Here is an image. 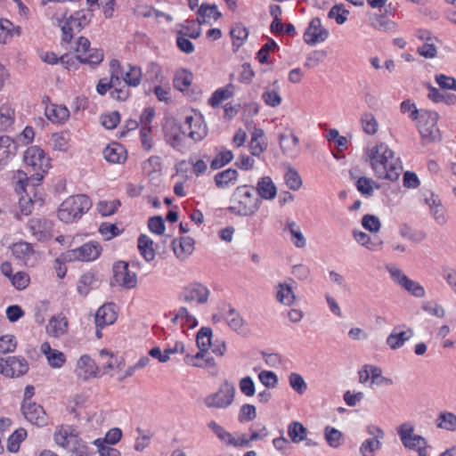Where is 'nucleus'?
<instances>
[{"mask_svg":"<svg viewBox=\"0 0 456 456\" xmlns=\"http://www.w3.org/2000/svg\"><path fill=\"white\" fill-rule=\"evenodd\" d=\"M362 159L369 165L378 180L395 182L403 171L400 158L384 142L368 143L363 149Z\"/></svg>","mask_w":456,"mask_h":456,"instance_id":"obj_1","label":"nucleus"},{"mask_svg":"<svg viewBox=\"0 0 456 456\" xmlns=\"http://www.w3.org/2000/svg\"><path fill=\"white\" fill-rule=\"evenodd\" d=\"M53 439L60 447L79 456H87L88 447L74 425L61 424L58 426L54 431Z\"/></svg>","mask_w":456,"mask_h":456,"instance_id":"obj_2","label":"nucleus"},{"mask_svg":"<svg viewBox=\"0 0 456 456\" xmlns=\"http://www.w3.org/2000/svg\"><path fill=\"white\" fill-rule=\"evenodd\" d=\"M23 163L32 173V179L36 183H40L52 167L51 158L37 145H32L24 151Z\"/></svg>","mask_w":456,"mask_h":456,"instance_id":"obj_3","label":"nucleus"},{"mask_svg":"<svg viewBox=\"0 0 456 456\" xmlns=\"http://www.w3.org/2000/svg\"><path fill=\"white\" fill-rule=\"evenodd\" d=\"M92 202L86 195L70 196L64 200L58 208V219L65 224L79 220L91 208Z\"/></svg>","mask_w":456,"mask_h":456,"instance_id":"obj_4","label":"nucleus"},{"mask_svg":"<svg viewBox=\"0 0 456 456\" xmlns=\"http://www.w3.org/2000/svg\"><path fill=\"white\" fill-rule=\"evenodd\" d=\"M66 411L75 419H85L87 423L93 422L97 417V409L84 392L71 395L66 402Z\"/></svg>","mask_w":456,"mask_h":456,"instance_id":"obj_5","label":"nucleus"},{"mask_svg":"<svg viewBox=\"0 0 456 456\" xmlns=\"http://www.w3.org/2000/svg\"><path fill=\"white\" fill-rule=\"evenodd\" d=\"M260 200L252 192L248 185L238 186L234 192V205L231 209L240 216H252L260 207Z\"/></svg>","mask_w":456,"mask_h":456,"instance_id":"obj_6","label":"nucleus"},{"mask_svg":"<svg viewBox=\"0 0 456 456\" xmlns=\"http://www.w3.org/2000/svg\"><path fill=\"white\" fill-rule=\"evenodd\" d=\"M100 357L102 362L101 376L107 374L123 380L134 374V368H125L126 362L122 357L105 349L100 352Z\"/></svg>","mask_w":456,"mask_h":456,"instance_id":"obj_7","label":"nucleus"},{"mask_svg":"<svg viewBox=\"0 0 456 456\" xmlns=\"http://www.w3.org/2000/svg\"><path fill=\"white\" fill-rule=\"evenodd\" d=\"M235 394L234 385L228 380H224L217 391L207 395L203 402L208 408L226 409L233 403Z\"/></svg>","mask_w":456,"mask_h":456,"instance_id":"obj_8","label":"nucleus"},{"mask_svg":"<svg viewBox=\"0 0 456 456\" xmlns=\"http://www.w3.org/2000/svg\"><path fill=\"white\" fill-rule=\"evenodd\" d=\"M29 363L20 355L0 358V373L8 379H18L28 373Z\"/></svg>","mask_w":456,"mask_h":456,"instance_id":"obj_9","label":"nucleus"},{"mask_svg":"<svg viewBox=\"0 0 456 456\" xmlns=\"http://www.w3.org/2000/svg\"><path fill=\"white\" fill-rule=\"evenodd\" d=\"M102 247L96 241H89L74 249L62 254V258L67 262H90L96 260L102 254Z\"/></svg>","mask_w":456,"mask_h":456,"instance_id":"obj_10","label":"nucleus"},{"mask_svg":"<svg viewBox=\"0 0 456 456\" xmlns=\"http://www.w3.org/2000/svg\"><path fill=\"white\" fill-rule=\"evenodd\" d=\"M438 113L425 110L418 118V127L421 137L428 142L438 141L441 138L437 127Z\"/></svg>","mask_w":456,"mask_h":456,"instance_id":"obj_11","label":"nucleus"},{"mask_svg":"<svg viewBox=\"0 0 456 456\" xmlns=\"http://www.w3.org/2000/svg\"><path fill=\"white\" fill-rule=\"evenodd\" d=\"M74 373L79 380L86 382L101 377V368L89 354H85L77 360Z\"/></svg>","mask_w":456,"mask_h":456,"instance_id":"obj_12","label":"nucleus"},{"mask_svg":"<svg viewBox=\"0 0 456 456\" xmlns=\"http://www.w3.org/2000/svg\"><path fill=\"white\" fill-rule=\"evenodd\" d=\"M358 379L360 384L370 387L374 385L391 386L394 383L392 379L382 375L380 367L373 364H364L358 370Z\"/></svg>","mask_w":456,"mask_h":456,"instance_id":"obj_13","label":"nucleus"},{"mask_svg":"<svg viewBox=\"0 0 456 456\" xmlns=\"http://www.w3.org/2000/svg\"><path fill=\"white\" fill-rule=\"evenodd\" d=\"M76 59L81 63L99 64L103 60V53L98 49L91 48L89 40L80 37L74 48Z\"/></svg>","mask_w":456,"mask_h":456,"instance_id":"obj_14","label":"nucleus"},{"mask_svg":"<svg viewBox=\"0 0 456 456\" xmlns=\"http://www.w3.org/2000/svg\"><path fill=\"white\" fill-rule=\"evenodd\" d=\"M398 433L405 447L416 450L419 456H427V442L422 436L413 434L412 426L403 424Z\"/></svg>","mask_w":456,"mask_h":456,"instance_id":"obj_15","label":"nucleus"},{"mask_svg":"<svg viewBox=\"0 0 456 456\" xmlns=\"http://www.w3.org/2000/svg\"><path fill=\"white\" fill-rule=\"evenodd\" d=\"M208 427L225 446L246 447L249 445V440L246 435L235 436L215 420L209 421Z\"/></svg>","mask_w":456,"mask_h":456,"instance_id":"obj_16","label":"nucleus"},{"mask_svg":"<svg viewBox=\"0 0 456 456\" xmlns=\"http://www.w3.org/2000/svg\"><path fill=\"white\" fill-rule=\"evenodd\" d=\"M115 283L124 289H131L137 286V275L129 269L127 262L118 261L113 265Z\"/></svg>","mask_w":456,"mask_h":456,"instance_id":"obj_17","label":"nucleus"},{"mask_svg":"<svg viewBox=\"0 0 456 456\" xmlns=\"http://www.w3.org/2000/svg\"><path fill=\"white\" fill-rule=\"evenodd\" d=\"M180 297L188 304L203 305L208 300L209 290L202 283L191 282L183 289Z\"/></svg>","mask_w":456,"mask_h":456,"instance_id":"obj_18","label":"nucleus"},{"mask_svg":"<svg viewBox=\"0 0 456 456\" xmlns=\"http://www.w3.org/2000/svg\"><path fill=\"white\" fill-rule=\"evenodd\" d=\"M329 37V31L325 28L319 18L310 20L308 27L303 35L304 42L308 45H315L324 42Z\"/></svg>","mask_w":456,"mask_h":456,"instance_id":"obj_19","label":"nucleus"},{"mask_svg":"<svg viewBox=\"0 0 456 456\" xmlns=\"http://www.w3.org/2000/svg\"><path fill=\"white\" fill-rule=\"evenodd\" d=\"M185 124L189 129V136L194 141H201L208 134V128L202 115L192 111L185 117Z\"/></svg>","mask_w":456,"mask_h":456,"instance_id":"obj_20","label":"nucleus"},{"mask_svg":"<svg viewBox=\"0 0 456 456\" xmlns=\"http://www.w3.org/2000/svg\"><path fill=\"white\" fill-rule=\"evenodd\" d=\"M110 79L101 78L96 86V92L103 96L107 92L112 90L114 83H118V77L123 73V67L118 60H111L110 61Z\"/></svg>","mask_w":456,"mask_h":456,"instance_id":"obj_21","label":"nucleus"},{"mask_svg":"<svg viewBox=\"0 0 456 456\" xmlns=\"http://www.w3.org/2000/svg\"><path fill=\"white\" fill-rule=\"evenodd\" d=\"M391 276L395 282L411 295L416 297H423L425 296V289L419 282L407 277L401 270L395 269L391 271Z\"/></svg>","mask_w":456,"mask_h":456,"instance_id":"obj_22","label":"nucleus"},{"mask_svg":"<svg viewBox=\"0 0 456 456\" xmlns=\"http://www.w3.org/2000/svg\"><path fill=\"white\" fill-rule=\"evenodd\" d=\"M118 316L117 305L113 303H106L98 308L94 322L97 328L102 329L113 324Z\"/></svg>","mask_w":456,"mask_h":456,"instance_id":"obj_23","label":"nucleus"},{"mask_svg":"<svg viewBox=\"0 0 456 456\" xmlns=\"http://www.w3.org/2000/svg\"><path fill=\"white\" fill-rule=\"evenodd\" d=\"M171 248L175 257L180 261H184L193 254L195 240L189 236L179 237L173 240Z\"/></svg>","mask_w":456,"mask_h":456,"instance_id":"obj_24","label":"nucleus"},{"mask_svg":"<svg viewBox=\"0 0 456 456\" xmlns=\"http://www.w3.org/2000/svg\"><path fill=\"white\" fill-rule=\"evenodd\" d=\"M40 352L45 355L47 364L52 369H61L67 362L66 354L61 350L53 348L48 341L41 344Z\"/></svg>","mask_w":456,"mask_h":456,"instance_id":"obj_25","label":"nucleus"},{"mask_svg":"<svg viewBox=\"0 0 456 456\" xmlns=\"http://www.w3.org/2000/svg\"><path fill=\"white\" fill-rule=\"evenodd\" d=\"M45 117L53 124L63 125L70 117L68 107L64 104L49 103L45 106Z\"/></svg>","mask_w":456,"mask_h":456,"instance_id":"obj_26","label":"nucleus"},{"mask_svg":"<svg viewBox=\"0 0 456 456\" xmlns=\"http://www.w3.org/2000/svg\"><path fill=\"white\" fill-rule=\"evenodd\" d=\"M171 322L175 325L179 326L183 330V333L188 330L196 328L198 325V320L196 317L184 306L179 307L173 314Z\"/></svg>","mask_w":456,"mask_h":456,"instance_id":"obj_27","label":"nucleus"},{"mask_svg":"<svg viewBox=\"0 0 456 456\" xmlns=\"http://www.w3.org/2000/svg\"><path fill=\"white\" fill-rule=\"evenodd\" d=\"M45 330L50 337L59 338L67 334L69 330V320L62 314L53 315L49 319Z\"/></svg>","mask_w":456,"mask_h":456,"instance_id":"obj_28","label":"nucleus"},{"mask_svg":"<svg viewBox=\"0 0 456 456\" xmlns=\"http://www.w3.org/2000/svg\"><path fill=\"white\" fill-rule=\"evenodd\" d=\"M197 22L199 24L210 23L211 20L216 21L222 17L217 5L215 4L203 3L196 12Z\"/></svg>","mask_w":456,"mask_h":456,"instance_id":"obj_29","label":"nucleus"},{"mask_svg":"<svg viewBox=\"0 0 456 456\" xmlns=\"http://www.w3.org/2000/svg\"><path fill=\"white\" fill-rule=\"evenodd\" d=\"M290 281L291 283L280 282L275 288V296L277 301L286 306H291L297 301V296L292 286L293 281Z\"/></svg>","mask_w":456,"mask_h":456,"instance_id":"obj_30","label":"nucleus"},{"mask_svg":"<svg viewBox=\"0 0 456 456\" xmlns=\"http://www.w3.org/2000/svg\"><path fill=\"white\" fill-rule=\"evenodd\" d=\"M10 249L12 256L24 264H28L36 255V250L32 244L23 240L12 244Z\"/></svg>","mask_w":456,"mask_h":456,"instance_id":"obj_31","label":"nucleus"},{"mask_svg":"<svg viewBox=\"0 0 456 456\" xmlns=\"http://www.w3.org/2000/svg\"><path fill=\"white\" fill-rule=\"evenodd\" d=\"M25 418L32 424L42 426L45 423V412L43 407L35 403H26L22 406Z\"/></svg>","mask_w":456,"mask_h":456,"instance_id":"obj_32","label":"nucleus"},{"mask_svg":"<svg viewBox=\"0 0 456 456\" xmlns=\"http://www.w3.org/2000/svg\"><path fill=\"white\" fill-rule=\"evenodd\" d=\"M354 240L370 251H379L383 248L384 241L378 237L371 238L364 232L354 230L352 232Z\"/></svg>","mask_w":456,"mask_h":456,"instance_id":"obj_33","label":"nucleus"},{"mask_svg":"<svg viewBox=\"0 0 456 456\" xmlns=\"http://www.w3.org/2000/svg\"><path fill=\"white\" fill-rule=\"evenodd\" d=\"M16 153V144L9 136H0V170L5 167Z\"/></svg>","mask_w":456,"mask_h":456,"instance_id":"obj_34","label":"nucleus"},{"mask_svg":"<svg viewBox=\"0 0 456 456\" xmlns=\"http://www.w3.org/2000/svg\"><path fill=\"white\" fill-rule=\"evenodd\" d=\"M248 148L252 156H261L267 148V142L265 138V133L260 128H256L251 133Z\"/></svg>","mask_w":456,"mask_h":456,"instance_id":"obj_35","label":"nucleus"},{"mask_svg":"<svg viewBox=\"0 0 456 456\" xmlns=\"http://www.w3.org/2000/svg\"><path fill=\"white\" fill-rule=\"evenodd\" d=\"M258 196L266 200H272L276 197L277 188L270 176L261 177L256 186Z\"/></svg>","mask_w":456,"mask_h":456,"instance_id":"obj_36","label":"nucleus"},{"mask_svg":"<svg viewBox=\"0 0 456 456\" xmlns=\"http://www.w3.org/2000/svg\"><path fill=\"white\" fill-rule=\"evenodd\" d=\"M280 146L285 154H292L297 151L299 139L291 129L279 135Z\"/></svg>","mask_w":456,"mask_h":456,"instance_id":"obj_37","label":"nucleus"},{"mask_svg":"<svg viewBox=\"0 0 456 456\" xmlns=\"http://www.w3.org/2000/svg\"><path fill=\"white\" fill-rule=\"evenodd\" d=\"M187 364L197 368H211L215 366L214 358L208 354V351H199L196 354H187L184 358Z\"/></svg>","mask_w":456,"mask_h":456,"instance_id":"obj_38","label":"nucleus"},{"mask_svg":"<svg viewBox=\"0 0 456 456\" xmlns=\"http://www.w3.org/2000/svg\"><path fill=\"white\" fill-rule=\"evenodd\" d=\"M15 119V110L8 101H0V131L10 127Z\"/></svg>","mask_w":456,"mask_h":456,"instance_id":"obj_39","label":"nucleus"},{"mask_svg":"<svg viewBox=\"0 0 456 456\" xmlns=\"http://www.w3.org/2000/svg\"><path fill=\"white\" fill-rule=\"evenodd\" d=\"M104 158L107 161L114 164L122 163L126 159V151L119 143L109 144L104 151Z\"/></svg>","mask_w":456,"mask_h":456,"instance_id":"obj_40","label":"nucleus"},{"mask_svg":"<svg viewBox=\"0 0 456 456\" xmlns=\"http://www.w3.org/2000/svg\"><path fill=\"white\" fill-rule=\"evenodd\" d=\"M262 99L267 106L273 108L278 107L281 103L282 98L280 94V86L277 80L273 81L272 86L265 88Z\"/></svg>","mask_w":456,"mask_h":456,"instance_id":"obj_41","label":"nucleus"},{"mask_svg":"<svg viewBox=\"0 0 456 456\" xmlns=\"http://www.w3.org/2000/svg\"><path fill=\"white\" fill-rule=\"evenodd\" d=\"M239 174L233 168H227L224 171L217 173L214 181L217 188L226 189L235 184L238 180Z\"/></svg>","mask_w":456,"mask_h":456,"instance_id":"obj_42","label":"nucleus"},{"mask_svg":"<svg viewBox=\"0 0 456 456\" xmlns=\"http://www.w3.org/2000/svg\"><path fill=\"white\" fill-rule=\"evenodd\" d=\"M234 85L229 83L225 86L216 90L208 99V103L213 108H216L224 101L232 98L234 95Z\"/></svg>","mask_w":456,"mask_h":456,"instance_id":"obj_43","label":"nucleus"},{"mask_svg":"<svg viewBox=\"0 0 456 456\" xmlns=\"http://www.w3.org/2000/svg\"><path fill=\"white\" fill-rule=\"evenodd\" d=\"M360 125L363 133L367 135L374 136L379 133V121L371 112L365 111L361 115Z\"/></svg>","mask_w":456,"mask_h":456,"instance_id":"obj_44","label":"nucleus"},{"mask_svg":"<svg viewBox=\"0 0 456 456\" xmlns=\"http://www.w3.org/2000/svg\"><path fill=\"white\" fill-rule=\"evenodd\" d=\"M121 77L127 86L136 87L142 81V72L140 67L128 64L126 69H123V73L120 75Z\"/></svg>","mask_w":456,"mask_h":456,"instance_id":"obj_45","label":"nucleus"},{"mask_svg":"<svg viewBox=\"0 0 456 456\" xmlns=\"http://www.w3.org/2000/svg\"><path fill=\"white\" fill-rule=\"evenodd\" d=\"M137 247L142 256L148 262L155 258L156 252L153 240L147 235L142 234L138 238Z\"/></svg>","mask_w":456,"mask_h":456,"instance_id":"obj_46","label":"nucleus"},{"mask_svg":"<svg viewBox=\"0 0 456 456\" xmlns=\"http://www.w3.org/2000/svg\"><path fill=\"white\" fill-rule=\"evenodd\" d=\"M413 336V331L411 329H407L406 330L395 332L393 331L387 338V345L393 350L397 349L409 340Z\"/></svg>","mask_w":456,"mask_h":456,"instance_id":"obj_47","label":"nucleus"},{"mask_svg":"<svg viewBox=\"0 0 456 456\" xmlns=\"http://www.w3.org/2000/svg\"><path fill=\"white\" fill-rule=\"evenodd\" d=\"M438 428L449 432L456 431V415L451 411H441L436 419Z\"/></svg>","mask_w":456,"mask_h":456,"instance_id":"obj_48","label":"nucleus"},{"mask_svg":"<svg viewBox=\"0 0 456 456\" xmlns=\"http://www.w3.org/2000/svg\"><path fill=\"white\" fill-rule=\"evenodd\" d=\"M307 429L298 421H292L288 426V435L290 441L294 444H299L307 437Z\"/></svg>","mask_w":456,"mask_h":456,"instance_id":"obj_49","label":"nucleus"},{"mask_svg":"<svg viewBox=\"0 0 456 456\" xmlns=\"http://www.w3.org/2000/svg\"><path fill=\"white\" fill-rule=\"evenodd\" d=\"M193 80V74L188 69H180L174 78V86L176 89L186 92L190 89Z\"/></svg>","mask_w":456,"mask_h":456,"instance_id":"obj_50","label":"nucleus"},{"mask_svg":"<svg viewBox=\"0 0 456 456\" xmlns=\"http://www.w3.org/2000/svg\"><path fill=\"white\" fill-rule=\"evenodd\" d=\"M230 36L232 40L233 47L239 49L247 40L248 37V28L241 23H237L232 27Z\"/></svg>","mask_w":456,"mask_h":456,"instance_id":"obj_51","label":"nucleus"},{"mask_svg":"<svg viewBox=\"0 0 456 456\" xmlns=\"http://www.w3.org/2000/svg\"><path fill=\"white\" fill-rule=\"evenodd\" d=\"M50 144L53 151H67L70 147V137L64 132L54 133L51 135Z\"/></svg>","mask_w":456,"mask_h":456,"instance_id":"obj_52","label":"nucleus"},{"mask_svg":"<svg viewBox=\"0 0 456 456\" xmlns=\"http://www.w3.org/2000/svg\"><path fill=\"white\" fill-rule=\"evenodd\" d=\"M427 203L436 222L440 225H444L447 223V216L441 202L432 197L430 200H427Z\"/></svg>","mask_w":456,"mask_h":456,"instance_id":"obj_53","label":"nucleus"},{"mask_svg":"<svg viewBox=\"0 0 456 456\" xmlns=\"http://www.w3.org/2000/svg\"><path fill=\"white\" fill-rule=\"evenodd\" d=\"M224 319L229 327L237 332H242L245 330V322L239 313L230 308L224 314Z\"/></svg>","mask_w":456,"mask_h":456,"instance_id":"obj_54","label":"nucleus"},{"mask_svg":"<svg viewBox=\"0 0 456 456\" xmlns=\"http://www.w3.org/2000/svg\"><path fill=\"white\" fill-rule=\"evenodd\" d=\"M324 438L327 444L335 449L340 447L345 440L343 433L330 426L324 428Z\"/></svg>","mask_w":456,"mask_h":456,"instance_id":"obj_55","label":"nucleus"},{"mask_svg":"<svg viewBox=\"0 0 456 456\" xmlns=\"http://www.w3.org/2000/svg\"><path fill=\"white\" fill-rule=\"evenodd\" d=\"M21 29L6 19H0V38L6 43L12 36H20Z\"/></svg>","mask_w":456,"mask_h":456,"instance_id":"obj_56","label":"nucleus"},{"mask_svg":"<svg viewBox=\"0 0 456 456\" xmlns=\"http://www.w3.org/2000/svg\"><path fill=\"white\" fill-rule=\"evenodd\" d=\"M57 22L62 32V41L65 43H70L74 33L77 32L76 26H74V23L70 21V18L66 16L57 19Z\"/></svg>","mask_w":456,"mask_h":456,"instance_id":"obj_57","label":"nucleus"},{"mask_svg":"<svg viewBox=\"0 0 456 456\" xmlns=\"http://www.w3.org/2000/svg\"><path fill=\"white\" fill-rule=\"evenodd\" d=\"M286 229L289 231L291 241L295 247L298 248H305L306 245V240L303 235L300 228L294 222L288 223Z\"/></svg>","mask_w":456,"mask_h":456,"instance_id":"obj_58","label":"nucleus"},{"mask_svg":"<svg viewBox=\"0 0 456 456\" xmlns=\"http://www.w3.org/2000/svg\"><path fill=\"white\" fill-rule=\"evenodd\" d=\"M357 190L364 196L370 197L372 195L375 189H379V184L371 178L361 176L356 181Z\"/></svg>","mask_w":456,"mask_h":456,"instance_id":"obj_59","label":"nucleus"},{"mask_svg":"<svg viewBox=\"0 0 456 456\" xmlns=\"http://www.w3.org/2000/svg\"><path fill=\"white\" fill-rule=\"evenodd\" d=\"M167 140L174 146H179L183 141V133L180 127L174 123L168 124L165 128Z\"/></svg>","mask_w":456,"mask_h":456,"instance_id":"obj_60","label":"nucleus"},{"mask_svg":"<svg viewBox=\"0 0 456 456\" xmlns=\"http://www.w3.org/2000/svg\"><path fill=\"white\" fill-rule=\"evenodd\" d=\"M126 84H123L118 77V83H114L110 91V97L118 102H126L130 97V90Z\"/></svg>","mask_w":456,"mask_h":456,"instance_id":"obj_61","label":"nucleus"},{"mask_svg":"<svg viewBox=\"0 0 456 456\" xmlns=\"http://www.w3.org/2000/svg\"><path fill=\"white\" fill-rule=\"evenodd\" d=\"M211 337L212 330L209 328L203 327L198 331L196 337V343L199 351H208L211 346Z\"/></svg>","mask_w":456,"mask_h":456,"instance_id":"obj_62","label":"nucleus"},{"mask_svg":"<svg viewBox=\"0 0 456 456\" xmlns=\"http://www.w3.org/2000/svg\"><path fill=\"white\" fill-rule=\"evenodd\" d=\"M95 275L90 273L83 274L77 281V289L82 296H86L94 288Z\"/></svg>","mask_w":456,"mask_h":456,"instance_id":"obj_63","label":"nucleus"},{"mask_svg":"<svg viewBox=\"0 0 456 456\" xmlns=\"http://www.w3.org/2000/svg\"><path fill=\"white\" fill-rule=\"evenodd\" d=\"M27 437V431L24 428L15 430L8 438L7 449L10 452H17L21 442Z\"/></svg>","mask_w":456,"mask_h":456,"instance_id":"obj_64","label":"nucleus"}]
</instances>
